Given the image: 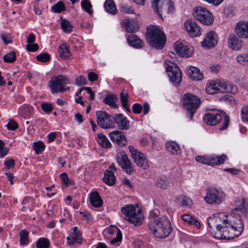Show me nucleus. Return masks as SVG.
Instances as JSON below:
<instances>
[{"instance_id":"nucleus-56","label":"nucleus","mask_w":248,"mask_h":248,"mask_svg":"<svg viewBox=\"0 0 248 248\" xmlns=\"http://www.w3.org/2000/svg\"><path fill=\"white\" fill-rule=\"evenodd\" d=\"M26 49L28 51L31 52H34L39 49L38 45L36 43L32 44H28L26 45Z\"/></svg>"},{"instance_id":"nucleus-49","label":"nucleus","mask_w":248,"mask_h":248,"mask_svg":"<svg viewBox=\"0 0 248 248\" xmlns=\"http://www.w3.org/2000/svg\"><path fill=\"white\" fill-rule=\"evenodd\" d=\"M168 183L165 180L161 178L157 180L156 185V186L161 189H166L168 186Z\"/></svg>"},{"instance_id":"nucleus-20","label":"nucleus","mask_w":248,"mask_h":248,"mask_svg":"<svg viewBox=\"0 0 248 248\" xmlns=\"http://www.w3.org/2000/svg\"><path fill=\"white\" fill-rule=\"evenodd\" d=\"M219 92H220L231 93H232L234 94L237 91V87L232 83L219 80Z\"/></svg>"},{"instance_id":"nucleus-38","label":"nucleus","mask_w":248,"mask_h":248,"mask_svg":"<svg viewBox=\"0 0 248 248\" xmlns=\"http://www.w3.org/2000/svg\"><path fill=\"white\" fill-rule=\"evenodd\" d=\"M61 28L66 33H69L72 31L73 27L71 23L67 20L63 19L61 23Z\"/></svg>"},{"instance_id":"nucleus-37","label":"nucleus","mask_w":248,"mask_h":248,"mask_svg":"<svg viewBox=\"0 0 248 248\" xmlns=\"http://www.w3.org/2000/svg\"><path fill=\"white\" fill-rule=\"evenodd\" d=\"M65 8L63 3L62 1H58L57 3L53 5L51 8L52 12L56 13H60L65 11Z\"/></svg>"},{"instance_id":"nucleus-39","label":"nucleus","mask_w":248,"mask_h":248,"mask_svg":"<svg viewBox=\"0 0 248 248\" xmlns=\"http://www.w3.org/2000/svg\"><path fill=\"white\" fill-rule=\"evenodd\" d=\"M20 244L21 245H27L29 242V232L25 230H22L19 232Z\"/></svg>"},{"instance_id":"nucleus-24","label":"nucleus","mask_w":248,"mask_h":248,"mask_svg":"<svg viewBox=\"0 0 248 248\" xmlns=\"http://www.w3.org/2000/svg\"><path fill=\"white\" fill-rule=\"evenodd\" d=\"M124 24L126 31L129 32H134L139 30V25L134 20L126 19L124 22Z\"/></svg>"},{"instance_id":"nucleus-41","label":"nucleus","mask_w":248,"mask_h":248,"mask_svg":"<svg viewBox=\"0 0 248 248\" xmlns=\"http://www.w3.org/2000/svg\"><path fill=\"white\" fill-rule=\"evenodd\" d=\"M178 200L181 201V205L184 207H190L192 204V201L189 198L185 196H180Z\"/></svg>"},{"instance_id":"nucleus-16","label":"nucleus","mask_w":248,"mask_h":248,"mask_svg":"<svg viewBox=\"0 0 248 248\" xmlns=\"http://www.w3.org/2000/svg\"><path fill=\"white\" fill-rule=\"evenodd\" d=\"M217 43V35L215 32L212 31L206 34L204 40L201 42V46L202 47L210 48L216 45Z\"/></svg>"},{"instance_id":"nucleus-3","label":"nucleus","mask_w":248,"mask_h":248,"mask_svg":"<svg viewBox=\"0 0 248 248\" xmlns=\"http://www.w3.org/2000/svg\"><path fill=\"white\" fill-rule=\"evenodd\" d=\"M146 39L152 46L157 49H162L166 40L164 32L159 27L154 25L147 28Z\"/></svg>"},{"instance_id":"nucleus-10","label":"nucleus","mask_w":248,"mask_h":248,"mask_svg":"<svg viewBox=\"0 0 248 248\" xmlns=\"http://www.w3.org/2000/svg\"><path fill=\"white\" fill-rule=\"evenodd\" d=\"M166 71L169 72L170 81L173 84H179L182 80V73L179 68L173 62H166Z\"/></svg>"},{"instance_id":"nucleus-21","label":"nucleus","mask_w":248,"mask_h":248,"mask_svg":"<svg viewBox=\"0 0 248 248\" xmlns=\"http://www.w3.org/2000/svg\"><path fill=\"white\" fill-rule=\"evenodd\" d=\"M133 158L137 166L143 169H147L149 167L148 162L146 160L144 155L142 153H139Z\"/></svg>"},{"instance_id":"nucleus-59","label":"nucleus","mask_w":248,"mask_h":248,"mask_svg":"<svg viewBox=\"0 0 248 248\" xmlns=\"http://www.w3.org/2000/svg\"><path fill=\"white\" fill-rule=\"evenodd\" d=\"M86 83V78L83 76H80L76 79V84L78 86H82Z\"/></svg>"},{"instance_id":"nucleus-60","label":"nucleus","mask_w":248,"mask_h":248,"mask_svg":"<svg viewBox=\"0 0 248 248\" xmlns=\"http://www.w3.org/2000/svg\"><path fill=\"white\" fill-rule=\"evenodd\" d=\"M158 211L157 210H154L153 211H151L149 213V217L150 218V220H156L155 217H156L158 216Z\"/></svg>"},{"instance_id":"nucleus-35","label":"nucleus","mask_w":248,"mask_h":248,"mask_svg":"<svg viewBox=\"0 0 248 248\" xmlns=\"http://www.w3.org/2000/svg\"><path fill=\"white\" fill-rule=\"evenodd\" d=\"M117 96L114 94L108 95L103 100L104 103L106 104L109 105L113 108H116L117 105L115 104V101L117 100Z\"/></svg>"},{"instance_id":"nucleus-30","label":"nucleus","mask_w":248,"mask_h":248,"mask_svg":"<svg viewBox=\"0 0 248 248\" xmlns=\"http://www.w3.org/2000/svg\"><path fill=\"white\" fill-rule=\"evenodd\" d=\"M182 219L190 225H194L198 229L201 227V224L198 220L188 214H185L181 216Z\"/></svg>"},{"instance_id":"nucleus-19","label":"nucleus","mask_w":248,"mask_h":248,"mask_svg":"<svg viewBox=\"0 0 248 248\" xmlns=\"http://www.w3.org/2000/svg\"><path fill=\"white\" fill-rule=\"evenodd\" d=\"M119 128L122 130L128 129L129 126V122L125 117L122 114H116L113 118Z\"/></svg>"},{"instance_id":"nucleus-9","label":"nucleus","mask_w":248,"mask_h":248,"mask_svg":"<svg viewBox=\"0 0 248 248\" xmlns=\"http://www.w3.org/2000/svg\"><path fill=\"white\" fill-rule=\"evenodd\" d=\"M116 158L118 163L124 171L128 174H131L135 172L134 168L124 152H118Z\"/></svg>"},{"instance_id":"nucleus-44","label":"nucleus","mask_w":248,"mask_h":248,"mask_svg":"<svg viewBox=\"0 0 248 248\" xmlns=\"http://www.w3.org/2000/svg\"><path fill=\"white\" fill-rule=\"evenodd\" d=\"M16 60V53L14 51L6 54L3 57V60L6 62L12 63L14 62Z\"/></svg>"},{"instance_id":"nucleus-53","label":"nucleus","mask_w":248,"mask_h":248,"mask_svg":"<svg viewBox=\"0 0 248 248\" xmlns=\"http://www.w3.org/2000/svg\"><path fill=\"white\" fill-rule=\"evenodd\" d=\"M242 119L243 121L248 122V107H243L241 110Z\"/></svg>"},{"instance_id":"nucleus-23","label":"nucleus","mask_w":248,"mask_h":248,"mask_svg":"<svg viewBox=\"0 0 248 248\" xmlns=\"http://www.w3.org/2000/svg\"><path fill=\"white\" fill-rule=\"evenodd\" d=\"M78 227H75L74 228V232L72 239L70 237H67V244L70 245L74 244L75 243L78 244H81L82 242V238L81 237V233L78 231Z\"/></svg>"},{"instance_id":"nucleus-43","label":"nucleus","mask_w":248,"mask_h":248,"mask_svg":"<svg viewBox=\"0 0 248 248\" xmlns=\"http://www.w3.org/2000/svg\"><path fill=\"white\" fill-rule=\"evenodd\" d=\"M236 61L241 64L248 65V53L240 54L236 57Z\"/></svg>"},{"instance_id":"nucleus-46","label":"nucleus","mask_w":248,"mask_h":248,"mask_svg":"<svg viewBox=\"0 0 248 248\" xmlns=\"http://www.w3.org/2000/svg\"><path fill=\"white\" fill-rule=\"evenodd\" d=\"M114 231L116 232V236L114 238H112V240H110V242L112 245H114L116 243L120 242L122 238L121 232L117 228H115Z\"/></svg>"},{"instance_id":"nucleus-11","label":"nucleus","mask_w":248,"mask_h":248,"mask_svg":"<svg viewBox=\"0 0 248 248\" xmlns=\"http://www.w3.org/2000/svg\"><path fill=\"white\" fill-rule=\"evenodd\" d=\"M166 71L169 72L170 81L173 84H179L182 80V73L179 68L173 62H166Z\"/></svg>"},{"instance_id":"nucleus-34","label":"nucleus","mask_w":248,"mask_h":248,"mask_svg":"<svg viewBox=\"0 0 248 248\" xmlns=\"http://www.w3.org/2000/svg\"><path fill=\"white\" fill-rule=\"evenodd\" d=\"M105 8L110 14L115 15L117 12L115 4L112 0H107L105 3Z\"/></svg>"},{"instance_id":"nucleus-62","label":"nucleus","mask_w":248,"mask_h":248,"mask_svg":"<svg viewBox=\"0 0 248 248\" xmlns=\"http://www.w3.org/2000/svg\"><path fill=\"white\" fill-rule=\"evenodd\" d=\"M79 214L81 215L84 217H85L88 220H92V216L91 214L87 211L80 212Z\"/></svg>"},{"instance_id":"nucleus-18","label":"nucleus","mask_w":248,"mask_h":248,"mask_svg":"<svg viewBox=\"0 0 248 248\" xmlns=\"http://www.w3.org/2000/svg\"><path fill=\"white\" fill-rule=\"evenodd\" d=\"M235 32L238 37L248 38V21H240L235 27Z\"/></svg>"},{"instance_id":"nucleus-32","label":"nucleus","mask_w":248,"mask_h":248,"mask_svg":"<svg viewBox=\"0 0 248 248\" xmlns=\"http://www.w3.org/2000/svg\"><path fill=\"white\" fill-rule=\"evenodd\" d=\"M227 158L225 155L209 157V165L215 166L222 164Z\"/></svg>"},{"instance_id":"nucleus-12","label":"nucleus","mask_w":248,"mask_h":248,"mask_svg":"<svg viewBox=\"0 0 248 248\" xmlns=\"http://www.w3.org/2000/svg\"><path fill=\"white\" fill-rule=\"evenodd\" d=\"M96 115L97 124L101 127L107 129L113 127V121L110 119V116L105 111H98L96 112Z\"/></svg>"},{"instance_id":"nucleus-2","label":"nucleus","mask_w":248,"mask_h":248,"mask_svg":"<svg viewBox=\"0 0 248 248\" xmlns=\"http://www.w3.org/2000/svg\"><path fill=\"white\" fill-rule=\"evenodd\" d=\"M148 228L155 237L159 238H165L172 231L170 221L166 217L150 220L148 222Z\"/></svg>"},{"instance_id":"nucleus-7","label":"nucleus","mask_w":248,"mask_h":248,"mask_svg":"<svg viewBox=\"0 0 248 248\" xmlns=\"http://www.w3.org/2000/svg\"><path fill=\"white\" fill-rule=\"evenodd\" d=\"M70 83V80L66 77L60 75L52 78L49 81V87L53 93L63 92L69 90V87L65 88L64 85Z\"/></svg>"},{"instance_id":"nucleus-50","label":"nucleus","mask_w":248,"mask_h":248,"mask_svg":"<svg viewBox=\"0 0 248 248\" xmlns=\"http://www.w3.org/2000/svg\"><path fill=\"white\" fill-rule=\"evenodd\" d=\"M160 0H152V6L154 11L159 16H161V11L160 10V7H159V3Z\"/></svg>"},{"instance_id":"nucleus-29","label":"nucleus","mask_w":248,"mask_h":248,"mask_svg":"<svg viewBox=\"0 0 248 248\" xmlns=\"http://www.w3.org/2000/svg\"><path fill=\"white\" fill-rule=\"evenodd\" d=\"M103 181L109 186L114 185L116 181L114 172L111 170H107L104 174Z\"/></svg>"},{"instance_id":"nucleus-27","label":"nucleus","mask_w":248,"mask_h":248,"mask_svg":"<svg viewBox=\"0 0 248 248\" xmlns=\"http://www.w3.org/2000/svg\"><path fill=\"white\" fill-rule=\"evenodd\" d=\"M229 46L233 50H239L242 48V43L239 41L236 36L231 34L228 38Z\"/></svg>"},{"instance_id":"nucleus-13","label":"nucleus","mask_w":248,"mask_h":248,"mask_svg":"<svg viewBox=\"0 0 248 248\" xmlns=\"http://www.w3.org/2000/svg\"><path fill=\"white\" fill-rule=\"evenodd\" d=\"M221 193L215 188H209L206 190V195L204 197L206 202L209 204H219L222 201Z\"/></svg>"},{"instance_id":"nucleus-25","label":"nucleus","mask_w":248,"mask_h":248,"mask_svg":"<svg viewBox=\"0 0 248 248\" xmlns=\"http://www.w3.org/2000/svg\"><path fill=\"white\" fill-rule=\"evenodd\" d=\"M127 41L130 46L137 48H141L144 45L143 41L134 34L130 35L127 38Z\"/></svg>"},{"instance_id":"nucleus-15","label":"nucleus","mask_w":248,"mask_h":248,"mask_svg":"<svg viewBox=\"0 0 248 248\" xmlns=\"http://www.w3.org/2000/svg\"><path fill=\"white\" fill-rule=\"evenodd\" d=\"M175 51L181 56L188 57L190 56L193 51V49L190 46L185 45L181 42H176L174 45Z\"/></svg>"},{"instance_id":"nucleus-33","label":"nucleus","mask_w":248,"mask_h":248,"mask_svg":"<svg viewBox=\"0 0 248 248\" xmlns=\"http://www.w3.org/2000/svg\"><path fill=\"white\" fill-rule=\"evenodd\" d=\"M128 95L127 93L124 90L120 94V100L123 107L128 111L130 112L131 110L128 104Z\"/></svg>"},{"instance_id":"nucleus-52","label":"nucleus","mask_w":248,"mask_h":248,"mask_svg":"<svg viewBox=\"0 0 248 248\" xmlns=\"http://www.w3.org/2000/svg\"><path fill=\"white\" fill-rule=\"evenodd\" d=\"M1 39L5 45L12 43V40L10 35L7 33H2L0 35Z\"/></svg>"},{"instance_id":"nucleus-40","label":"nucleus","mask_w":248,"mask_h":248,"mask_svg":"<svg viewBox=\"0 0 248 248\" xmlns=\"http://www.w3.org/2000/svg\"><path fill=\"white\" fill-rule=\"evenodd\" d=\"M49 246V241L48 239L41 238L36 242L37 248H48Z\"/></svg>"},{"instance_id":"nucleus-28","label":"nucleus","mask_w":248,"mask_h":248,"mask_svg":"<svg viewBox=\"0 0 248 248\" xmlns=\"http://www.w3.org/2000/svg\"><path fill=\"white\" fill-rule=\"evenodd\" d=\"M166 147L167 150L173 155H178L181 152L179 145L174 141L166 143Z\"/></svg>"},{"instance_id":"nucleus-47","label":"nucleus","mask_w":248,"mask_h":248,"mask_svg":"<svg viewBox=\"0 0 248 248\" xmlns=\"http://www.w3.org/2000/svg\"><path fill=\"white\" fill-rule=\"evenodd\" d=\"M36 59L39 62H46L50 60V56L48 53H43L38 55Z\"/></svg>"},{"instance_id":"nucleus-45","label":"nucleus","mask_w":248,"mask_h":248,"mask_svg":"<svg viewBox=\"0 0 248 248\" xmlns=\"http://www.w3.org/2000/svg\"><path fill=\"white\" fill-rule=\"evenodd\" d=\"M81 5L82 7L90 15L93 13V11L90 9L92 6L89 0H82Z\"/></svg>"},{"instance_id":"nucleus-17","label":"nucleus","mask_w":248,"mask_h":248,"mask_svg":"<svg viewBox=\"0 0 248 248\" xmlns=\"http://www.w3.org/2000/svg\"><path fill=\"white\" fill-rule=\"evenodd\" d=\"M111 140L120 146H124L127 144V140L124 132L115 130L109 133Z\"/></svg>"},{"instance_id":"nucleus-4","label":"nucleus","mask_w":248,"mask_h":248,"mask_svg":"<svg viewBox=\"0 0 248 248\" xmlns=\"http://www.w3.org/2000/svg\"><path fill=\"white\" fill-rule=\"evenodd\" d=\"M220 113H206L203 117V120L207 124L215 125L219 123L223 118V125L219 128L220 130L226 129L229 124V117L223 111H220Z\"/></svg>"},{"instance_id":"nucleus-22","label":"nucleus","mask_w":248,"mask_h":248,"mask_svg":"<svg viewBox=\"0 0 248 248\" xmlns=\"http://www.w3.org/2000/svg\"><path fill=\"white\" fill-rule=\"evenodd\" d=\"M186 73L193 80H199L203 78V75L200 70L194 66H189L186 69Z\"/></svg>"},{"instance_id":"nucleus-58","label":"nucleus","mask_w":248,"mask_h":248,"mask_svg":"<svg viewBox=\"0 0 248 248\" xmlns=\"http://www.w3.org/2000/svg\"><path fill=\"white\" fill-rule=\"evenodd\" d=\"M7 128L9 130H14L17 128V123L13 120H11L6 125Z\"/></svg>"},{"instance_id":"nucleus-51","label":"nucleus","mask_w":248,"mask_h":248,"mask_svg":"<svg viewBox=\"0 0 248 248\" xmlns=\"http://www.w3.org/2000/svg\"><path fill=\"white\" fill-rule=\"evenodd\" d=\"M4 142L0 140V155L1 157H4L8 154V149L6 148H4Z\"/></svg>"},{"instance_id":"nucleus-61","label":"nucleus","mask_w":248,"mask_h":248,"mask_svg":"<svg viewBox=\"0 0 248 248\" xmlns=\"http://www.w3.org/2000/svg\"><path fill=\"white\" fill-rule=\"evenodd\" d=\"M4 165L7 169L13 168L15 165V161L13 159H9L4 162Z\"/></svg>"},{"instance_id":"nucleus-36","label":"nucleus","mask_w":248,"mask_h":248,"mask_svg":"<svg viewBox=\"0 0 248 248\" xmlns=\"http://www.w3.org/2000/svg\"><path fill=\"white\" fill-rule=\"evenodd\" d=\"M59 51L61 57L63 59H66L70 56L69 50L65 44H62L60 46Z\"/></svg>"},{"instance_id":"nucleus-63","label":"nucleus","mask_w":248,"mask_h":248,"mask_svg":"<svg viewBox=\"0 0 248 248\" xmlns=\"http://www.w3.org/2000/svg\"><path fill=\"white\" fill-rule=\"evenodd\" d=\"M219 80H216L215 81H212L209 84L212 85V87L214 89H215L217 92H219Z\"/></svg>"},{"instance_id":"nucleus-64","label":"nucleus","mask_w":248,"mask_h":248,"mask_svg":"<svg viewBox=\"0 0 248 248\" xmlns=\"http://www.w3.org/2000/svg\"><path fill=\"white\" fill-rule=\"evenodd\" d=\"M60 177L65 185H67L69 184V178L66 173H63L61 174Z\"/></svg>"},{"instance_id":"nucleus-6","label":"nucleus","mask_w":248,"mask_h":248,"mask_svg":"<svg viewBox=\"0 0 248 248\" xmlns=\"http://www.w3.org/2000/svg\"><path fill=\"white\" fill-rule=\"evenodd\" d=\"M201 104L199 97L190 93L184 94L183 96V105L186 110V114L190 119H192L194 114Z\"/></svg>"},{"instance_id":"nucleus-1","label":"nucleus","mask_w":248,"mask_h":248,"mask_svg":"<svg viewBox=\"0 0 248 248\" xmlns=\"http://www.w3.org/2000/svg\"><path fill=\"white\" fill-rule=\"evenodd\" d=\"M244 202L239 206L233 209L232 212L234 215H230L226 217V219H224L222 225H216V232H215L214 237L217 239H231L240 235L244 229V226L239 217L235 215L237 211L244 212L246 211L244 209Z\"/></svg>"},{"instance_id":"nucleus-31","label":"nucleus","mask_w":248,"mask_h":248,"mask_svg":"<svg viewBox=\"0 0 248 248\" xmlns=\"http://www.w3.org/2000/svg\"><path fill=\"white\" fill-rule=\"evenodd\" d=\"M98 143L103 148H110L111 144L108 138L102 133H98L96 138Z\"/></svg>"},{"instance_id":"nucleus-42","label":"nucleus","mask_w":248,"mask_h":248,"mask_svg":"<svg viewBox=\"0 0 248 248\" xmlns=\"http://www.w3.org/2000/svg\"><path fill=\"white\" fill-rule=\"evenodd\" d=\"M45 147L44 144L41 141L34 143L33 149L38 155L41 154L44 150Z\"/></svg>"},{"instance_id":"nucleus-5","label":"nucleus","mask_w":248,"mask_h":248,"mask_svg":"<svg viewBox=\"0 0 248 248\" xmlns=\"http://www.w3.org/2000/svg\"><path fill=\"white\" fill-rule=\"evenodd\" d=\"M122 212L125 215V219L135 226L141 224L143 218L140 210L133 205H127L122 208Z\"/></svg>"},{"instance_id":"nucleus-26","label":"nucleus","mask_w":248,"mask_h":248,"mask_svg":"<svg viewBox=\"0 0 248 248\" xmlns=\"http://www.w3.org/2000/svg\"><path fill=\"white\" fill-rule=\"evenodd\" d=\"M90 200L92 205L95 207L99 208L103 204V201L97 191L91 193Z\"/></svg>"},{"instance_id":"nucleus-54","label":"nucleus","mask_w":248,"mask_h":248,"mask_svg":"<svg viewBox=\"0 0 248 248\" xmlns=\"http://www.w3.org/2000/svg\"><path fill=\"white\" fill-rule=\"evenodd\" d=\"M42 109L46 113L50 112L53 109V107L51 104L42 103L41 104Z\"/></svg>"},{"instance_id":"nucleus-8","label":"nucleus","mask_w":248,"mask_h":248,"mask_svg":"<svg viewBox=\"0 0 248 248\" xmlns=\"http://www.w3.org/2000/svg\"><path fill=\"white\" fill-rule=\"evenodd\" d=\"M194 16L197 20L204 25H211L213 21L212 14L209 10L202 7L195 8Z\"/></svg>"},{"instance_id":"nucleus-48","label":"nucleus","mask_w":248,"mask_h":248,"mask_svg":"<svg viewBox=\"0 0 248 248\" xmlns=\"http://www.w3.org/2000/svg\"><path fill=\"white\" fill-rule=\"evenodd\" d=\"M121 11L127 14H133L134 10L133 7L128 4H124L121 6Z\"/></svg>"},{"instance_id":"nucleus-57","label":"nucleus","mask_w":248,"mask_h":248,"mask_svg":"<svg viewBox=\"0 0 248 248\" xmlns=\"http://www.w3.org/2000/svg\"><path fill=\"white\" fill-rule=\"evenodd\" d=\"M142 108L141 105L138 103L134 104L132 106V110L134 113L140 114L141 113Z\"/></svg>"},{"instance_id":"nucleus-55","label":"nucleus","mask_w":248,"mask_h":248,"mask_svg":"<svg viewBox=\"0 0 248 248\" xmlns=\"http://www.w3.org/2000/svg\"><path fill=\"white\" fill-rule=\"evenodd\" d=\"M195 159L197 162L209 165V157H205L203 156L198 155L196 157Z\"/></svg>"},{"instance_id":"nucleus-14","label":"nucleus","mask_w":248,"mask_h":248,"mask_svg":"<svg viewBox=\"0 0 248 248\" xmlns=\"http://www.w3.org/2000/svg\"><path fill=\"white\" fill-rule=\"evenodd\" d=\"M184 26L190 36L195 37L200 35L201 28L195 20H187Z\"/></svg>"}]
</instances>
